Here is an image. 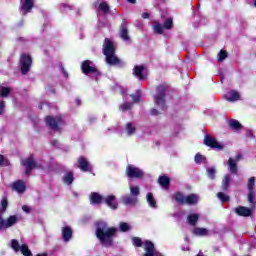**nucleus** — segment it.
I'll return each mask as SVG.
<instances>
[{"mask_svg":"<svg viewBox=\"0 0 256 256\" xmlns=\"http://www.w3.org/2000/svg\"><path fill=\"white\" fill-rule=\"evenodd\" d=\"M117 231V228L109 227L105 221L96 223V237L103 247H113V237L117 235Z\"/></svg>","mask_w":256,"mask_h":256,"instance_id":"1","label":"nucleus"},{"mask_svg":"<svg viewBox=\"0 0 256 256\" xmlns=\"http://www.w3.org/2000/svg\"><path fill=\"white\" fill-rule=\"evenodd\" d=\"M169 86L167 84H161L156 89V94L154 95V103L156 107L165 111L167 109V99L169 98Z\"/></svg>","mask_w":256,"mask_h":256,"instance_id":"2","label":"nucleus"},{"mask_svg":"<svg viewBox=\"0 0 256 256\" xmlns=\"http://www.w3.org/2000/svg\"><path fill=\"white\" fill-rule=\"evenodd\" d=\"M103 53L108 65H121V60H119L117 55H115V44H113V41L109 38L104 40Z\"/></svg>","mask_w":256,"mask_h":256,"instance_id":"3","label":"nucleus"},{"mask_svg":"<svg viewBox=\"0 0 256 256\" xmlns=\"http://www.w3.org/2000/svg\"><path fill=\"white\" fill-rule=\"evenodd\" d=\"M10 247L14 251V253H21L23 256H33V252L29 249V245L20 244L19 240L12 239L10 241Z\"/></svg>","mask_w":256,"mask_h":256,"instance_id":"4","label":"nucleus"},{"mask_svg":"<svg viewBox=\"0 0 256 256\" xmlns=\"http://www.w3.org/2000/svg\"><path fill=\"white\" fill-rule=\"evenodd\" d=\"M126 175L129 179H143L145 177V171L135 165L129 164L126 167Z\"/></svg>","mask_w":256,"mask_h":256,"instance_id":"5","label":"nucleus"},{"mask_svg":"<svg viewBox=\"0 0 256 256\" xmlns=\"http://www.w3.org/2000/svg\"><path fill=\"white\" fill-rule=\"evenodd\" d=\"M82 73L84 75H94V77H101V72L97 70L93 62L90 60H85L81 65Z\"/></svg>","mask_w":256,"mask_h":256,"instance_id":"6","label":"nucleus"},{"mask_svg":"<svg viewBox=\"0 0 256 256\" xmlns=\"http://www.w3.org/2000/svg\"><path fill=\"white\" fill-rule=\"evenodd\" d=\"M31 65H33V59L28 54H22L20 57V70L22 75H27L31 71Z\"/></svg>","mask_w":256,"mask_h":256,"instance_id":"7","label":"nucleus"},{"mask_svg":"<svg viewBox=\"0 0 256 256\" xmlns=\"http://www.w3.org/2000/svg\"><path fill=\"white\" fill-rule=\"evenodd\" d=\"M19 223V216L11 215L7 219H3L0 215V231L3 229H11V227H15Z\"/></svg>","mask_w":256,"mask_h":256,"instance_id":"8","label":"nucleus"},{"mask_svg":"<svg viewBox=\"0 0 256 256\" xmlns=\"http://www.w3.org/2000/svg\"><path fill=\"white\" fill-rule=\"evenodd\" d=\"M119 37L124 43H131V36L129 35V22L126 19L122 20L119 28Z\"/></svg>","mask_w":256,"mask_h":256,"instance_id":"9","label":"nucleus"},{"mask_svg":"<svg viewBox=\"0 0 256 256\" xmlns=\"http://www.w3.org/2000/svg\"><path fill=\"white\" fill-rule=\"evenodd\" d=\"M63 123H64V121H63L62 116H56V117L48 116V117H46V124L53 131H59V129H60L61 125H63Z\"/></svg>","mask_w":256,"mask_h":256,"instance_id":"10","label":"nucleus"},{"mask_svg":"<svg viewBox=\"0 0 256 256\" xmlns=\"http://www.w3.org/2000/svg\"><path fill=\"white\" fill-rule=\"evenodd\" d=\"M35 6V3L33 0H21L19 11L20 15L22 17H25L28 13H31L33 11V7Z\"/></svg>","mask_w":256,"mask_h":256,"instance_id":"11","label":"nucleus"},{"mask_svg":"<svg viewBox=\"0 0 256 256\" xmlns=\"http://www.w3.org/2000/svg\"><path fill=\"white\" fill-rule=\"evenodd\" d=\"M204 144L207 145V147H211L212 149H217V151H223V149H225V146L221 144V142H218L215 138L209 135L205 136Z\"/></svg>","mask_w":256,"mask_h":256,"instance_id":"12","label":"nucleus"},{"mask_svg":"<svg viewBox=\"0 0 256 256\" xmlns=\"http://www.w3.org/2000/svg\"><path fill=\"white\" fill-rule=\"evenodd\" d=\"M126 137H133L137 133V126L133 122H127L122 130Z\"/></svg>","mask_w":256,"mask_h":256,"instance_id":"13","label":"nucleus"},{"mask_svg":"<svg viewBox=\"0 0 256 256\" xmlns=\"http://www.w3.org/2000/svg\"><path fill=\"white\" fill-rule=\"evenodd\" d=\"M21 164L26 167V170H25V174L26 175H30L31 174V171H33V169H35V160L33 159V157H28L24 160H22Z\"/></svg>","mask_w":256,"mask_h":256,"instance_id":"14","label":"nucleus"},{"mask_svg":"<svg viewBox=\"0 0 256 256\" xmlns=\"http://www.w3.org/2000/svg\"><path fill=\"white\" fill-rule=\"evenodd\" d=\"M121 201L123 205L135 207L139 201V198H136L135 196H131V194H127L121 197Z\"/></svg>","mask_w":256,"mask_h":256,"instance_id":"15","label":"nucleus"},{"mask_svg":"<svg viewBox=\"0 0 256 256\" xmlns=\"http://www.w3.org/2000/svg\"><path fill=\"white\" fill-rule=\"evenodd\" d=\"M78 169L82 170L84 173H87V171H91V169H93V166L89 164L87 158L81 156L78 158Z\"/></svg>","mask_w":256,"mask_h":256,"instance_id":"16","label":"nucleus"},{"mask_svg":"<svg viewBox=\"0 0 256 256\" xmlns=\"http://www.w3.org/2000/svg\"><path fill=\"white\" fill-rule=\"evenodd\" d=\"M144 256H155V244L150 240L144 241Z\"/></svg>","mask_w":256,"mask_h":256,"instance_id":"17","label":"nucleus"},{"mask_svg":"<svg viewBox=\"0 0 256 256\" xmlns=\"http://www.w3.org/2000/svg\"><path fill=\"white\" fill-rule=\"evenodd\" d=\"M235 213H237L239 217H251L253 214V209L247 208L245 206H239L235 208Z\"/></svg>","mask_w":256,"mask_h":256,"instance_id":"18","label":"nucleus"},{"mask_svg":"<svg viewBox=\"0 0 256 256\" xmlns=\"http://www.w3.org/2000/svg\"><path fill=\"white\" fill-rule=\"evenodd\" d=\"M73 237V230L69 226H64L62 228V239L64 243H69Z\"/></svg>","mask_w":256,"mask_h":256,"instance_id":"19","label":"nucleus"},{"mask_svg":"<svg viewBox=\"0 0 256 256\" xmlns=\"http://www.w3.org/2000/svg\"><path fill=\"white\" fill-rule=\"evenodd\" d=\"M104 198L103 196H101V194L97 193V192H92L90 194V203L91 205H101V203H103Z\"/></svg>","mask_w":256,"mask_h":256,"instance_id":"20","label":"nucleus"},{"mask_svg":"<svg viewBox=\"0 0 256 256\" xmlns=\"http://www.w3.org/2000/svg\"><path fill=\"white\" fill-rule=\"evenodd\" d=\"M115 195H109L104 198L103 203H105L110 209H117V201L115 200Z\"/></svg>","mask_w":256,"mask_h":256,"instance_id":"21","label":"nucleus"},{"mask_svg":"<svg viewBox=\"0 0 256 256\" xmlns=\"http://www.w3.org/2000/svg\"><path fill=\"white\" fill-rule=\"evenodd\" d=\"M239 97V92L231 90L230 92L225 94L224 99H226V101H229L230 103H235V101H239Z\"/></svg>","mask_w":256,"mask_h":256,"instance_id":"22","label":"nucleus"},{"mask_svg":"<svg viewBox=\"0 0 256 256\" xmlns=\"http://www.w3.org/2000/svg\"><path fill=\"white\" fill-rule=\"evenodd\" d=\"M13 191H16L17 193H25V182L23 180H17L12 184Z\"/></svg>","mask_w":256,"mask_h":256,"instance_id":"23","label":"nucleus"},{"mask_svg":"<svg viewBox=\"0 0 256 256\" xmlns=\"http://www.w3.org/2000/svg\"><path fill=\"white\" fill-rule=\"evenodd\" d=\"M199 203V195L190 194L185 197L184 205H197Z\"/></svg>","mask_w":256,"mask_h":256,"instance_id":"24","label":"nucleus"},{"mask_svg":"<svg viewBox=\"0 0 256 256\" xmlns=\"http://www.w3.org/2000/svg\"><path fill=\"white\" fill-rule=\"evenodd\" d=\"M62 181L65 185H73V181H75L73 171L66 172L62 177Z\"/></svg>","mask_w":256,"mask_h":256,"instance_id":"25","label":"nucleus"},{"mask_svg":"<svg viewBox=\"0 0 256 256\" xmlns=\"http://www.w3.org/2000/svg\"><path fill=\"white\" fill-rule=\"evenodd\" d=\"M200 217H201V215H199L198 213H190L187 216V223L190 224L191 227H195V225H197Z\"/></svg>","mask_w":256,"mask_h":256,"instance_id":"26","label":"nucleus"},{"mask_svg":"<svg viewBox=\"0 0 256 256\" xmlns=\"http://www.w3.org/2000/svg\"><path fill=\"white\" fill-rule=\"evenodd\" d=\"M158 183L167 191L169 189V185H171V179L167 176H160L158 178Z\"/></svg>","mask_w":256,"mask_h":256,"instance_id":"27","label":"nucleus"},{"mask_svg":"<svg viewBox=\"0 0 256 256\" xmlns=\"http://www.w3.org/2000/svg\"><path fill=\"white\" fill-rule=\"evenodd\" d=\"M193 234L197 237H207V235H209V230L207 228L195 227L193 229Z\"/></svg>","mask_w":256,"mask_h":256,"instance_id":"28","label":"nucleus"},{"mask_svg":"<svg viewBox=\"0 0 256 256\" xmlns=\"http://www.w3.org/2000/svg\"><path fill=\"white\" fill-rule=\"evenodd\" d=\"M144 69L145 67L143 66H135L133 69V75H135V77H138L140 81H143V79H145V76L143 75Z\"/></svg>","mask_w":256,"mask_h":256,"instance_id":"29","label":"nucleus"},{"mask_svg":"<svg viewBox=\"0 0 256 256\" xmlns=\"http://www.w3.org/2000/svg\"><path fill=\"white\" fill-rule=\"evenodd\" d=\"M228 125L230 129H234V131H239V129H243V125H241V122L236 119H230L228 121Z\"/></svg>","mask_w":256,"mask_h":256,"instance_id":"30","label":"nucleus"},{"mask_svg":"<svg viewBox=\"0 0 256 256\" xmlns=\"http://www.w3.org/2000/svg\"><path fill=\"white\" fill-rule=\"evenodd\" d=\"M95 7L98 12H102L104 13V15H107V13H109V5L107 4V2H101L98 5L96 4Z\"/></svg>","mask_w":256,"mask_h":256,"instance_id":"31","label":"nucleus"},{"mask_svg":"<svg viewBox=\"0 0 256 256\" xmlns=\"http://www.w3.org/2000/svg\"><path fill=\"white\" fill-rule=\"evenodd\" d=\"M153 31L156 33V35H163V32L165 31V28L163 25L159 22H153L152 24Z\"/></svg>","mask_w":256,"mask_h":256,"instance_id":"32","label":"nucleus"},{"mask_svg":"<svg viewBox=\"0 0 256 256\" xmlns=\"http://www.w3.org/2000/svg\"><path fill=\"white\" fill-rule=\"evenodd\" d=\"M147 203L152 209H157V202H155V198L153 197V193L149 192L146 196Z\"/></svg>","mask_w":256,"mask_h":256,"instance_id":"33","label":"nucleus"},{"mask_svg":"<svg viewBox=\"0 0 256 256\" xmlns=\"http://www.w3.org/2000/svg\"><path fill=\"white\" fill-rule=\"evenodd\" d=\"M185 195H183V193L181 192H176L174 194V199L176 201V203H178L179 205H185Z\"/></svg>","mask_w":256,"mask_h":256,"instance_id":"34","label":"nucleus"},{"mask_svg":"<svg viewBox=\"0 0 256 256\" xmlns=\"http://www.w3.org/2000/svg\"><path fill=\"white\" fill-rule=\"evenodd\" d=\"M229 183H231V175L227 174L222 181V191H227V189H229Z\"/></svg>","mask_w":256,"mask_h":256,"instance_id":"35","label":"nucleus"},{"mask_svg":"<svg viewBox=\"0 0 256 256\" xmlns=\"http://www.w3.org/2000/svg\"><path fill=\"white\" fill-rule=\"evenodd\" d=\"M140 193H141V189L139 188V186H130V195L132 197L139 199Z\"/></svg>","mask_w":256,"mask_h":256,"instance_id":"36","label":"nucleus"},{"mask_svg":"<svg viewBox=\"0 0 256 256\" xmlns=\"http://www.w3.org/2000/svg\"><path fill=\"white\" fill-rule=\"evenodd\" d=\"M228 165L231 173H237V162L233 158H229Z\"/></svg>","mask_w":256,"mask_h":256,"instance_id":"37","label":"nucleus"},{"mask_svg":"<svg viewBox=\"0 0 256 256\" xmlns=\"http://www.w3.org/2000/svg\"><path fill=\"white\" fill-rule=\"evenodd\" d=\"M248 202L250 203L251 207L254 209V207H255V191L248 190Z\"/></svg>","mask_w":256,"mask_h":256,"instance_id":"38","label":"nucleus"},{"mask_svg":"<svg viewBox=\"0 0 256 256\" xmlns=\"http://www.w3.org/2000/svg\"><path fill=\"white\" fill-rule=\"evenodd\" d=\"M131 109H133V103L131 102H124L120 105V111H131Z\"/></svg>","mask_w":256,"mask_h":256,"instance_id":"39","label":"nucleus"},{"mask_svg":"<svg viewBox=\"0 0 256 256\" xmlns=\"http://www.w3.org/2000/svg\"><path fill=\"white\" fill-rule=\"evenodd\" d=\"M162 27H164V29H166V30L173 29V18H167L164 21V24L162 25Z\"/></svg>","mask_w":256,"mask_h":256,"instance_id":"40","label":"nucleus"},{"mask_svg":"<svg viewBox=\"0 0 256 256\" xmlns=\"http://www.w3.org/2000/svg\"><path fill=\"white\" fill-rule=\"evenodd\" d=\"M9 93H11V88L5 86L0 87V97H8Z\"/></svg>","mask_w":256,"mask_h":256,"instance_id":"41","label":"nucleus"},{"mask_svg":"<svg viewBox=\"0 0 256 256\" xmlns=\"http://www.w3.org/2000/svg\"><path fill=\"white\" fill-rule=\"evenodd\" d=\"M119 229L122 233H127V231L131 230V226L127 222H120Z\"/></svg>","mask_w":256,"mask_h":256,"instance_id":"42","label":"nucleus"},{"mask_svg":"<svg viewBox=\"0 0 256 256\" xmlns=\"http://www.w3.org/2000/svg\"><path fill=\"white\" fill-rule=\"evenodd\" d=\"M130 97L134 103H139L141 101V90H137L134 94H131Z\"/></svg>","mask_w":256,"mask_h":256,"instance_id":"43","label":"nucleus"},{"mask_svg":"<svg viewBox=\"0 0 256 256\" xmlns=\"http://www.w3.org/2000/svg\"><path fill=\"white\" fill-rule=\"evenodd\" d=\"M206 173L207 176L213 180L215 179V174L217 173V171L215 170V167H208L206 168Z\"/></svg>","mask_w":256,"mask_h":256,"instance_id":"44","label":"nucleus"},{"mask_svg":"<svg viewBox=\"0 0 256 256\" xmlns=\"http://www.w3.org/2000/svg\"><path fill=\"white\" fill-rule=\"evenodd\" d=\"M73 6H71L69 3H61L59 5V9L60 11H62V13H65L66 11H71Z\"/></svg>","mask_w":256,"mask_h":256,"instance_id":"45","label":"nucleus"},{"mask_svg":"<svg viewBox=\"0 0 256 256\" xmlns=\"http://www.w3.org/2000/svg\"><path fill=\"white\" fill-rule=\"evenodd\" d=\"M132 243L135 245V247H143L145 241L141 240L139 237H133L132 238Z\"/></svg>","mask_w":256,"mask_h":256,"instance_id":"46","label":"nucleus"},{"mask_svg":"<svg viewBox=\"0 0 256 256\" xmlns=\"http://www.w3.org/2000/svg\"><path fill=\"white\" fill-rule=\"evenodd\" d=\"M9 203L7 202V198H3L1 200V209H0V215L3 214L5 211H7Z\"/></svg>","mask_w":256,"mask_h":256,"instance_id":"47","label":"nucleus"},{"mask_svg":"<svg viewBox=\"0 0 256 256\" xmlns=\"http://www.w3.org/2000/svg\"><path fill=\"white\" fill-rule=\"evenodd\" d=\"M194 161H195V163H197V165H201V163L206 161V158H205V156L198 153V154L195 155Z\"/></svg>","mask_w":256,"mask_h":256,"instance_id":"48","label":"nucleus"},{"mask_svg":"<svg viewBox=\"0 0 256 256\" xmlns=\"http://www.w3.org/2000/svg\"><path fill=\"white\" fill-rule=\"evenodd\" d=\"M217 197H218V199H220V201H221L222 203H227V201H229V196H227V194H225V193H223V192H219V193L217 194Z\"/></svg>","mask_w":256,"mask_h":256,"instance_id":"49","label":"nucleus"},{"mask_svg":"<svg viewBox=\"0 0 256 256\" xmlns=\"http://www.w3.org/2000/svg\"><path fill=\"white\" fill-rule=\"evenodd\" d=\"M248 191H253V188L255 187V177H251L248 180Z\"/></svg>","mask_w":256,"mask_h":256,"instance_id":"50","label":"nucleus"},{"mask_svg":"<svg viewBox=\"0 0 256 256\" xmlns=\"http://www.w3.org/2000/svg\"><path fill=\"white\" fill-rule=\"evenodd\" d=\"M226 57H227V51L221 50L218 53V61H219V63H221V61H225Z\"/></svg>","mask_w":256,"mask_h":256,"instance_id":"51","label":"nucleus"},{"mask_svg":"<svg viewBox=\"0 0 256 256\" xmlns=\"http://www.w3.org/2000/svg\"><path fill=\"white\" fill-rule=\"evenodd\" d=\"M5 113V101H0V115Z\"/></svg>","mask_w":256,"mask_h":256,"instance_id":"52","label":"nucleus"},{"mask_svg":"<svg viewBox=\"0 0 256 256\" xmlns=\"http://www.w3.org/2000/svg\"><path fill=\"white\" fill-rule=\"evenodd\" d=\"M60 69H61L65 79H69V73L65 71V68L63 67V65L60 66Z\"/></svg>","mask_w":256,"mask_h":256,"instance_id":"53","label":"nucleus"},{"mask_svg":"<svg viewBox=\"0 0 256 256\" xmlns=\"http://www.w3.org/2000/svg\"><path fill=\"white\" fill-rule=\"evenodd\" d=\"M22 210L24 211V213H31V207L27 205L22 206Z\"/></svg>","mask_w":256,"mask_h":256,"instance_id":"54","label":"nucleus"},{"mask_svg":"<svg viewBox=\"0 0 256 256\" xmlns=\"http://www.w3.org/2000/svg\"><path fill=\"white\" fill-rule=\"evenodd\" d=\"M60 145H61V144L58 142V140H52V141H51V146H52V147H60Z\"/></svg>","mask_w":256,"mask_h":256,"instance_id":"55","label":"nucleus"},{"mask_svg":"<svg viewBox=\"0 0 256 256\" xmlns=\"http://www.w3.org/2000/svg\"><path fill=\"white\" fill-rule=\"evenodd\" d=\"M150 114L153 115V116H157V115H159V110L153 108V109L150 111Z\"/></svg>","mask_w":256,"mask_h":256,"instance_id":"56","label":"nucleus"},{"mask_svg":"<svg viewBox=\"0 0 256 256\" xmlns=\"http://www.w3.org/2000/svg\"><path fill=\"white\" fill-rule=\"evenodd\" d=\"M242 157L243 156L240 153H238L233 160L237 163L238 161H241Z\"/></svg>","mask_w":256,"mask_h":256,"instance_id":"57","label":"nucleus"},{"mask_svg":"<svg viewBox=\"0 0 256 256\" xmlns=\"http://www.w3.org/2000/svg\"><path fill=\"white\" fill-rule=\"evenodd\" d=\"M149 17H151V15H150L149 13H147V12H144V13L142 14V18H143V19H149Z\"/></svg>","mask_w":256,"mask_h":256,"instance_id":"58","label":"nucleus"},{"mask_svg":"<svg viewBox=\"0 0 256 256\" xmlns=\"http://www.w3.org/2000/svg\"><path fill=\"white\" fill-rule=\"evenodd\" d=\"M75 103H76L77 107H79V105H81V99L76 98Z\"/></svg>","mask_w":256,"mask_h":256,"instance_id":"59","label":"nucleus"},{"mask_svg":"<svg viewBox=\"0 0 256 256\" xmlns=\"http://www.w3.org/2000/svg\"><path fill=\"white\" fill-rule=\"evenodd\" d=\"M135 25L137 27H139V29H141V27H143V23L142 22H137V23H135Z\"/></svg>","mask_w":256,"mask_h":256,"instance_id":"60","label":"nucleus"},{"mask_svg":"<svg viewBox=\"0 0 256 256\" xmlns=\"http://www.w3.org/2000/svg\"><path fill=\"white\" fill-rule=\"evenodd\" d=\"M128 3H131L132 5H135L137 3V0H126Z\"/></svg>","mask_w":256,"mask_h":256,"instance_id":"61","label":"nucleus"},{"mask_svg":"<svg viewBox=\"0 0 256 256\" xmlns=\"http://www.w3.org/2000/svg\"><path fill=\"white\" fill-rule=\"evenodd\" d=\"M181 249L182 251H189V246H182Z\"/></svg>","mask_w":256,"mask_h":256,"instance_id":"62","label":"nucleus"},{"mask_svg":"<svg viewBox=\"0 0 256 256\" xmlns=\"http://www.w3.org/2000/svg\"><path fill=\"white\" fill-rule=\"evenodd\" d=\"M154 256H165V255H163L162 253H160V252H154Z\"/></svg>","mask_w":256,"mask_h":256,"instance_id":"63","label":"nucleus"},{"mask_svg":"<svg viewBox=\"0 0 256 256\" xmlns=\"http://www.w3.org/2000/svg\"><path fill=\"white\" fill-rule=\"evenodd\" d=\"M4 157L3 155H0V165H3Z\"/></svg>","mask_w":256,"mask_h":256,"instance_id":"64","label":"nucleus"}]
</instances>
